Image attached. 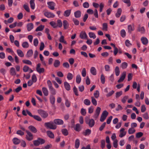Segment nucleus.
<instances>
[{"label":"nucleus","mask_w":149,"mask_h":149,"mask_svg":"<svg viewBox=\"0 0 149 149\" xmlns=\"http://www.w3.org/2000/svg\"><path fill=\"white\" fill-rule=\"evenodd\" d=\"M49 90L50 91L51 93L52 94L51 95H56V91L55 89L53 88V87L49 89Z\"/></svg>","instance_id":"43"},{"label":"nucleus","mask_w":149,"mask_h":149,"mask_svg":"<svg viewBox=\"0 0 149 149\" xmlns=\"http://www.w3.org/2000/svg\"><path fill=\"white\" fill-rule=\"evenodd\" d=\"M47 133L48 136L50 138L53 139L54 137V134L51 131H48L47 132Z\"/></svg>","instance_id":"24"},{"label":"nucleus","mask_w":149,"mask_h":149,"mask_svg":"<svg viewBox=\"0 0 149 149\" xmlns=\"http://www.w3.org/2000/svg\"><path fill=\"white\" fill-rule=\"evenodd\" d=\"M49 100L51 104L53 105L54 104L55 99V97L52 95H50L49 97Z\"/></svg>","instance_id":"21"},{"label":"nucleus","mask_w":149,"mask_h":149,"mask_svg":"<svg viewBox=\"0 0 149 149\" xmlns=\"http://www.w3.org/2000/svg\"><path fill=\"white\" fill-rule=\"evenodd\" d=\"M128 66V64L126 62H124L121 65V68L123 69L126 68Z\"/></svg>","instance_id":"41"},{"label":"nucleus","mask_w":149,"mask_h":149,"mask_svg":"<svg viewBox=\"0 0 149 149\" xmlns=\"http://www.w3.org/2000/svg\"><path fill=\"white\" fill-rule=\"evenodd\" d=\"M57 27H61L62 26V23L61 21V20L58 19L57 21Z\"/></svg>","instance_id":"53"},{"label":"nucleus","mask_w":149,"mask_h":149,"mask_svg":"<svg viewBox=\"0 0 149 149\" xmlns=\"http://www.w3.org/2000/svg\"><path fill=\"white\" fill-rule=\"evenodd\" d=\"M59 41L65 44H67V42L64 40V36H61L59 39Z\"/></svg>","instance_id":"39"},{"label":"nucleus","mask_w":149,"mask_h":149,"mask_svg":"<svg viewBox=\"0 0 149 149\" xmlns=\"http://www.w3.org/2000/svg\"><path fill=\"white\" fill-rule=\"evenodd\" d=\"M121 36L123 38H124L126 36V32L124 29L121 30L120 32Z\"/></svg>","instance_id":"48"},{"label":"nucleus","mask_w":149,"mask_h":149,"mask_svg":"<svg viewBox=\"0 0 149 149\" xmlns=\"http://www.w3.org/2000/svg\"><path fill=\"white\" fill-rule=\"evenodd\" d=\"M91 101L93 104L95 106H96L97 105V102L96 100L93 97H91Z\"/></svg>","instance_id":"55"},{"label":"nucleus","mask_w":149,"mask_h":149,"mask_svg":"<svg viewBox=\"0 0 149 149\" xmlns=\"http://www.w3.org/2000/svg\"><path fill=\"white\" fill-rule=\"evenodd\" d=\"M38 114L43 118H47L48 114L47 112L42 109H39L38 110Z\"/></svg>","instance_id":"2"},{"label":"nucleus","mask_w":149,"mask_h":149,"mask_svg":"<svg viewBox=\"0 0 149 149\" xmlns=\"http://www.w3.org/2000/svg\"><path fill=\"white\" fill-rule=\"evenodd\" d=\"M101 108L99 107H97L95 111V113L93 116V118L95 120L98 117L101 111Z\"/></svg>","instance_id":"4"},{"label":"nucleus","mask_w":149,"mask_h":149,"mask_svg":"<svg viewBox=\"0 0 149 149\" xmlns=\"http://www.w3.org/2000/svg\"><path fill=\"white\" fill-rule=\"evenodd\" d=\"M44 26L42 25H40L37 28L35 31H41L44 29Z\"/></svg>","instance_id":"33"},{"label":"nucleus","mask_w":149,"mask_h":149,"mask_svg":"<svg viewBox=\"0 0 149 149\" xmlns=\"http://www.w3.org/2000/svg\"><path fill=\"white\" fill-rule=\"evenodd\" d=\"M74 15L76 18H79L81 17V12L79 10H77L74 13Z\"/></svg>","instance_id":"32"},{"label":"nucleus","mask_w":149,"mask_h":149,"mask_svg":"<svg viewBox=\"0 0 149 149\" xmlns=\"http://www.w3.org/2000/svg\"><path fill=\"white\" fill-rule=\"evenodd\" d=\"M137 30L142 34L144 33L145 32L144 27L143 26H141L140 25H139L138 26Z\"/></svg>","instance_id":"12"},{"label":"nucleus","mask_w":149,"mask_h":149,"mask_svg":"<svg viewBox=\"0 0 149 149\" xmlns=\"http://www.w3.org/2000/svg\"><path fill=\"white\" fill-rule=\"evenodd\" d=\"M62 133L64 135L67 136L68 134V132L67 130L65 129H64L62 130Z\"/></svg>","instance_id":"57"},{"label":"nucleus","mask_w":149,"mask_h":149,"mask_svg":"<svg viewBox=\"0 0 149 149\" xmlns=\"http://www.w3.org/2000/svg\"><path fill=\"white\" fill-rule=\"evenodd\" d=\"M63 24L65 29H67L68 27L69 24L66 20H64L63 21Z\"/></svg>","instance_id":"29"},{"label":"nucleus","mask_w":149,"mask_h":149,"mask_svg":"<svg viewBox=\"0 0 149 149\" xmlns=\"http://www.w3.org/2000/svg\"><path fill=\"white\" fill-rule=\"evenodd\" d=\"M33 118L36 120L38 121H41L42 120V119L39 116L37 115L33 116Z\"/></svg>","instance_id":"60"},{"label":"nucleus","mask_w":149,"mask_h":149,"mask_svg":"<svg viewBox=\"0 0 149 149\" xmlns=\"http://www.w3.org/2000/svg\"><path fill=\"white\" fill-rule=\"evenodd\" d=\"M45 125L47 127L50 129L55 130L56 128V126L52 122L45 123Z\"/></svg>","instance_id":"1"},{"label":"nucleus","mask_w":149,"mask_h":149,"mask_svg":"<svg viewBox=\"0 0 149 149\" xmlns=\"http://www.w3.org/2000/svg\"><path fill=\"white\" fill-rule=\"evenodd\" d=\"M64 87L67 91H69L70 88V86L69 84L67 82H65L64 83Z\"/></svg>","instance_id":"28"},{"label":"nucleus","mask_w":149,"mask_h":149,"mask_svg":"<svg viewBox=\"0 0 149 149\" xmlns=\"http://www.w3.org/2000/svg\"><path fill=\"white\" fill-rule=\"evenodd\" d=\"M32 81L34 83L36 82L37 80V77L35 74H33L32 75Z\"/></svg>","instance_id":"56"},{"label":"nucleus","mask_w":149,"mask_h":149,"mask_svg":"<svg viewBox=\"0 0 149 149\" xmlns=\"http://www.w3.org/2000/svg\"><path fill=\"white\" fill-rule=\"evenodd\" d=\"M73 76L72 73L70 72H69L68 73L67 78L68 80H71L73 78Z\"/></svg>","instance_id":"54"},{"label":"nucleus","mask_w":149,"mask_h":149,"mask_svg":"<svg viewBox=\"0 0 149 149\" xmlns=\"http://www.w3.org/2000/svg\"><path fill=\"white\" fill-rule=\"evenodd\" d=\"M81 129L80 125L79 123L76 124L75 127V130L79 132L81 130Z\"/></svg>","instance_id":"42"},{"label":"nucleus","mask_w":149,"mask_h":149,"mask_svg":"<svg viewBox=\"0 0 149 149\" xmlns=\"http://www.w3.org/2000/svg\"><path fill=\"white\" fill-rule=\"evenodd\" d=\"M125 43L126 46L127 47H130L132 45V44L128 40H126Z\"/></svg>","instance_id":"44"},{"label":"nucleus","mask_w":149,"mask_h":149,"mask_svg":"<svg viewBox=\"0 0 149 149\" xmlns=\"http://www.w3.org/2000/svg\"><path fill=\"white\" fill-rule=\"evenodd\" d=\"M122 11V10L121 8H118L117 12L115 14L116 17L117 18L119 17L121 15Z\"/></svg>","instance_id":"25"},{"label":"nucleus","mask_w":149,"mask_h":149,"mask_svg":"<svg viewBox=\"0 0 149 149\" xmlns=\"http://www.w3.org/2000/svg\"><path fill=\"white\" fill-rule=\"evenodd\" d=\"M120 134L119 135V136L120 138H122L125 136L126 134V132L125 131V129L122 128L120 130Z\"/></svg>","instance_id":"10"},{"label":"nucleus","mask_w":149,"mask_h":149,"mask_svg":"<svg viewBox=\"0 0 149 149\" xmlns=\"http://www.w3.org/2000/svg\"><path fill=\"white\" fill-rule=\"evenodd\" d=\"M81 80V78L80 75L78 74L77 75L76 77V82L78 84H79Z\"/></svg>","instance_id":"40"},{"label":"nucleus","mask_w":149,"mask_h":149,"mask_svg":"<svg viewBox=\"0 0 149 149\" xmlns=\"http://www.w3.org/2000/svg\"><path fill=\"white\" fill-rule=\"evenodd\" d=\"M104 69L105 71L108 72H109L110 71V66L108 65H105L104 66Z\"/></svg>","instance_id":"62"},{"label":"nucleus","mask_w":149,"mask_h":149,"mask_svg":"<svg viewBox=\"0 0 149 149\" xmlns=\"http://www.w3.org/2000/svg\"><path fill=\"white\" fill-rule=\"evenodd\" d=\"M115 71L116 75L117 76H119L120 74V71L118 67L116 66L115 67Z\"/></svg>","instance_id":"38"},{"label":"nucleus","mask_w":149,"mask_h":149,"mask_svg":"<svg viewBox=\"0 0 149 149\" xmlns=\"http://www.w3.org/2000/svg\"><path fill=\"white\" fill-rule=\"evenodd\" d=\"M54 123L57 125H61L63 124V120L60 119H55L54 120Z\"/></svg>","instance_id":"13"},{"label":"nucleus","mask_w":149,"mask_h":149,"mask_svg":"<svg viewBox=\"0 0 149 149\" xmlns=\"http://www.w3.org/2000/svg\"><path fill=\"white\" fill-rule=\"evenodd\" d=\"M48 8L52 10H54L55 6V3L53 2L50 1L47 2Z\"/></svg>","instance_id":"11"},{"label":"nucleus","mask_w":149,"mask_h":149,"mask_svg":"<svg viewBox=\"0 0 149 149\" xmlns=\"http://www.w3.org/2000/svg\"><path fill=\"white\" fill-rule=\"evenodd\" d=\"M84 103L86 105L89 106L91 104V102L88 99H85L84 101Z\"/></svg>","instance_id":"46"},{"label":"nucleus","mask_w":149,"mask_h":149,"mask_svg":"<svg viewBox=\"0 0 149 149\" xmlns=\"http://www.w3.org/2000/svg\"><path fill=\"white\" fill-rule=\"evenodd\" d=\"M27 31H31L33 28V25L32 23L28 24L26 25Z\"/></svg>","instance_id":"18"},{"label":"nucleus","mask_w":149,"mask_h":149,"mask_svg":"<svg viewBox=\"0 0 149 149\" xmlns=\"http://www.w3.org/2000/svg\"><path fill=\"white\" fill-rule=\"evenodd\" d=\"M141 40L142 44L144 45H146L148 43V40L147 38L145 37H142L141 39Z\"/></svg>","instance_id":"14"},{"label":"nucleus","mask_w":149,"mask_h":149,"mask_svg":"<svg viewBox=\"0 0 149 149\" xmlns=\"http://www.w3.org/2000/svg\"><path fill=\"white\" fill-rule=\"evenodd\" d=\"M49 24L54 28H56L57 27L56 24L54 21L51 22L49 23Z\"/></svg>","instance_id":"50"},{"label":"nucleus","mask_w":149,"mask_h":149,"mask_svg":"<svg viewBox=\"0 0 149 149\" xmlns=\"http://www.w3.org/2000/svg\"><path fill=\"white\" fill-rule=\"evenodd\" d=\"M83 6L85 8H88L89 6V4L88 2H86L83 4Z\"/></svg>","instance_id":"61"},{"label":"nucleus","mask_w":149,"mask_h":149,"mask_svg":"<svg viewBox=\"0 0 149 149\" xmlns=\"http://www.w3.org/2000/svg\"><path fill=\"white\" fill-rule=\"evenodd\" d=\"M127 30L128 32L129 33H131L132 31L134 30V24L132 25H129L127 26Z\"/></svg>","instance_id":"15"},{"label":"nucleus","mask_w":149,"mask_h":149,"mask_svg":"<svg viewBox=\"0 0 149 149\" xmlns=\"http://www.w3.org/2000/svg\"><path fill=\"white\" fill-rule=\"evenodd\" d=\"M22 46L24 48H27L29 47V45L28 43L27 42H24L22 44Z\"/></svg>","instance_id":"45"},{"label":"nucleus","mask_w":149,"mask_h":149,"mask_svg":"<svg viewBox=\"0 0 149 149\" xmlns=\"http://www.w3.org/2000/svg\"><path fill=\"white\" fill-rule=\"evenodd\" d=\"M27 135L26 136V139L29 141H30L33 139V136L32 134L29 131L26 130Z\"/></svg>","instance_id":"5"},{"label":"nucleus","mask_w":149,"mask_h":149,"mask_svg":"<svg viewBox=\"0 0 149 149\" xmlns=\"http://www.w3.org/2000/svg\"><path fill=\"white\" fill-rule=\"evenodd\" d=\"M100 80L102 84H104L105 82V78L103 74H102L101 75Z\"/></svg>","instance_id":"52"},{"label":"nucleus","mask_w":149,"mask_h":149,"mask_svg":"<svg viewBox=\"0 0 149 149\" xmlns=\"http://www.w3.org/2000/svg\"><path fill=\"white\" fill-rule=\"evenodd\" d=\"M44 14V15L48 18H52L54 17L55 15L52 13L49 12H45Z\"/></svg>","instance_id":"7"},{"label":"nucleus","mask_w":149,"mask_h":149,"mask_svg":"<svg viewBox=\"0 0 149 149\" xmlns=\"http://www.w3.org/2000/svg\"><path fill=\"white\" fill-rule=\"evenodd\" d=\"M17 52L19 56L22 57L24 56V55L23 53L20 49H17Z\"/></svg>","instance_id":"30"},{"label":"nucleus","mask_w":149,"mask_h":149,"mask_svg":"<svg viewBox=\"0 0 149 149\" xmlns=\"http://www.w3.org/2000/svg\"><path fill=\"white\" fill-rule=\"evenodd\" d=\"M136 131L134 128H130L128 130V132L129 134H132L134 133Z\"/></svg>","instance_id":"47"},{"label":"nucleus","mask_w":149,"mask_h":149,"mask_svg":"<svg viewBox=\"0 0 149 149\" xmlns=\"http://www.w3.org/2000/svg\"><path fill=\"white\" fill-rule=\"evenodd\" d=\"M71 13V10H65L64 13L63 15L66 17L69 16Z\"/></svg>","instance_id":"27"},{"label":"nucleus","mask_w":149,"mask_h":149,"mask_svg":"<svg viewBox=\"0 0 149 149\" xmlns=\"http://www.w3.org/2000/svg\"><path fill=\"white\" fill-rule=\"evenodd\" d=\"M41 65V64L38 63L36 65V71L39 74L43 73L45 70V69L43 68H40Z\"/></svg>","instance_id":"6"},{"label":"nucleus","mask_w":149,"mask_h":149,"mask_svg":"<svg viewBox=\"0 0 149 149\" xmlns=\"http://www.w3.org/2000/svg\"><path fill=\"white\" fill-rule=\"evenodd\" d=\"M33 51L32 49H31L29 50L26 54V56L27 57H31L33 54Z\"/></svg>","instance_id":"20"},{"label":"nucleus","mask_w":149,"mask_h":149,"mask_svg":"<svg viewBox=\"0 0 149 149\" xmlns=\"http://www.w3.org/2000/svg\"><path fill=\"white\" fill-rule=\"evenodd\" d=\"M10 73L11 76H15L17 73L15 69L13 67H12L10 68Z\"/></svg>","instance_id":"16"},{"label":"nucleus","mask_w":149,"mask_h":149,"mask_svg":"<svg viewBox=\"0 0 149 149\" xmlns=\"http://www.w3.org/2000/svg\"><path fill=\"white\" fill-rule=\"evenodd\" d=\"M22 62L24 63L29 65H31L32 64L31 62L28 60H22Z\"/></svg>","instance_id":"49"},{"label":"nucleus","mask_w":149,"mask_h":149,"mask_svg":"<svg viewBox=\"0 0 149 149\" xmlns=\"http://www.w3.org/2000/svg\"><path fill=\"white\" fill-rule=\"evenodd\" d=\"M13 141L14 144L17 145L20 143V140L18 138L15 137L13 139Z\"/></svg>","instance_id":"23"},{"label":"nucleus","mask_w":149,"mask_h":149,"mask_svg":"<svg viewBox=\"0 0 149 149\" xmlns=\"http://www.w3.org/2000/svg\"><path fill=\"white\" fill-rule=\"evenodd\" d=\"M60 64V61L58 60H56L54 61V67L57 68L59 66Z\"/></svg>","instance_id":"37"},{"label":"nucleus","mask_w":149,"mask_h":149,"mask_svg":"<svg viewBox=\"0 0 149 149\" xmlns=\"http://www.w3.org/2000/svg\"><path fill=\"white\" fill-rule=\"evenodd\" d=\"M126 72L125 71L123 72L121 75L118 81V83H120L123 81L125 79L126 76Z\"/></svg>","instance_id":"8"},{"label":"nucleus","mask_w":149,"mask_h":149,"mask_svg":"<svg viewBox=\"0 0 149 149\" xmlns=\"http://www.w3.org/2000/svg\"><path fill=\"white\" fill-rule=\"evenodd\" d=\"M42 90L44 95L47 96L48 95V91L46 88L45 87H43L42 88Z\"/></svg>","instance_id":"19"},{"label":"nucleus","mask_w":149,"mask_h":149,"mask_svg":"<svg viewBox=\"0 0 149 149\" xmlns=\"http://www.w3.org/2000/svg\"><path fill=\"white\" fill-rule=\"evenodd\" d=\"M45 47V45L44 43L43 42H41L40 43V51H41L43 50L44 47Z\"/></svg>","instance_id":"58"},{"label":"nucleus","mask_w":149,"mask_h":149,"mask_svg":"<svg viewBox=\"0 0 149 149\" xmlns=\"http://www.w3.org/2000/svg\"><path fill=\"white\" fill-rule=\"evenodd\" d=\"M89 37L95 39L96 38V36L94 33L93 32H90L88 33Z\"/></svg>","instance_id":"35"},{"label":"nucleus","mask_w":149,"mask_h":149,"mask_svg":"<svg viewBox=\"0 0 149 149\" xmlns=\"http://www.w3.org/2000/svg\"><path fill=\"white\" fill-rule=\"evenodd\" d=\"M29 129L32 132L34 133H36L37 132L36 128L32 125H30L28 127Z\"/></svg>","instance_id":"17"},{"label":"nucleus","mask_w":149,"mask_h":149,"mask_svg":"<svg viewBox=\"0 0 149 149\" xmlns=\"http://www.w3.org/2000/svg\"><path fill=\"white\" fill-rule=\"evenodd\" d=\"M109 113L106 111H104L101 114L100 120L101 122H103L106 118L108 116Z\"/></svg>","instance_id":"3"},{"label":"nucleus","mask_w":149,"mask_h":149,"mask_svg":"<svg viewBox=\"0 0 149 149\" xmlns=\"http://www.w3.org/2000/svg\"><path fill=\"white\" fill-rule=\"evenodd\" d=\"M88 124L90 127H92L94 125L95 121L93 119H91L89 120Z\"/></svg>","instance_id":"26"},{"label":"nucleus","mask_w":149,"mask_h":149,"mask_svg":"<svg viewBox=\"0 0 149 149\" xmlns=\"http://www.w3.org/2000/svg\"><path fill=\"white\" fill-rule=\"evenodd\" d=\"M80 38L83 39H86L88 38V36L85 31H82L80 33Z\"/></svg>","instance_id":"9"},{"label":"nucleus","mask_w":149,"mask_h":149,"mask_svg":"<svg viewBox=\"0 0 149 149\" xmlns=\"http://www.w3.org/2000/svg\"><path fill=\"white\" fill-rule=\"evenodd\" d=\"M102 30L103 31H107L108 29V25L106 23H104L102 24Z\"/></svg>","instance_id":"31"},{"label":"nucleus","mask_w":149,"mask_h":149,"mask_svg":"<svg viewBox=\"0 0 149 149\" xmlns=\"http://www.w3.org/2000/svg\"><path fill=\"white\" fill-rule=\"evenodd\" d=\"M80 145V141L79 139H76L75 142V148L77 149L79 148Z\"/></svg>","instance_id":"34"},{"label":"nucleus","mask_w":149,"mask_h":149,"mask_svg":"<svg viewBox=\"0 0 149 149\" xmlns=\"http://www.w3.org/2000/svg\"><path fill=\"white\" fill-rule=\"evenodd\" d=\"M34 0H31L30 1V3L31 8L32 9H34L35 7V4Z\"/></svg>","instance_id":"36"},{"label":"nucleus","mask_w":149,"mask_h":149,"mask_svg":"<svg viewBox=\"0 0 149 149\" xmlns=\"http://www.w3.org/2000/svg\"><path fill=\"white\" fill-rule=\"evenodd\" d=\"M128 98V96L127 95L125 96L122 99L121 102L123 103H125Z\"/></svg>","instance_id":"59"},{"label":"nucleus","mask_w":149,"mask_h":149,"mask_svg":"<svg viewBox=\"0 0 149 149\" xmlns=\"http://www.w3.org/2000/svg\"><path fill=\"white\" fill-rule=\"evenodd\" d=\"M39 41L38 39L37 38H35L33 41V45L35 47H37Z\"/></svg>","instance_id":"51"},{"label":"nucleus","mask_w":149,"mask_h":149,"mask_svg":"<svg viewBox=\"0 0 149 149\" xmlns=\"http://www.w3.org/2000/svg\"><path fill=\"white\" fill-rule=\"evenodd\" d=\"M82 75L83 77H85L86 75V69L85 68H84L81 72Z\"/></svg>","instance_id":"63"},{"label":"nucleus","mask_w":149,"mask_h":149,"mask_svg":"<svg viewBox=\"0 0 149 149\" xmlns=\"http://www.w3.org/2000/svg\"><path fill=\"white\" fill-rule=\"evenodd\" d=\"M94 95L95 98H98L99 95V91L97 90L96 91L94 94Z\"/></svg>","instance_id":"64"},{"label":"nucleus","mask_w":149,"mask_h":149,"mask_svg":"<svg viewBox=\"0 0 149 149\" xmlns=\"http://www.w3.org/2000/svg\"><path fill=\"white\" fill-rule=\"evenodd\" d=\"M90 72L91 74L94 75H95L97 74L96 69L94 67H91L90 69Z\"/></svg>","instance_id":"22"}]
</instances>
